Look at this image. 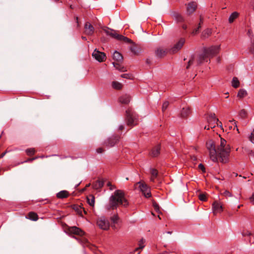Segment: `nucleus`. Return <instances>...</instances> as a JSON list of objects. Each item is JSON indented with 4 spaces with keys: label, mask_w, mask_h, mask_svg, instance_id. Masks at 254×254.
Instances as JSON below:
<instances>
[{
    "label": "nucleus",
    "mask_w": 254,
    "mask_h": 254,
    "mask_svg": "<svg viewBox=\"0 0 254 254\" xmlns=\"http://www.w3.org/2000/svg\"><path fill=\"white\" fill-rule=\"evenodd\" d=\"M183 29H187V25H184L183 26Z\"/></svg>",
    "instance_id": "obj_62"
},
{
    "label": "nucleus",
    "mask_w": 254,
    "mask_h": 254,
    "mask_svg": "<svg viewBox=\"0 0 254 254\" xmlns=\"http://www.w3.org/2000/svg\"><path fill=\"white\" fill-rule=\"evenodd\" d=\"M5 154H6V152L2 153L1 154V157H3L5 155Z\"/></svg>",
    "instance_id": "obj_60"
},
{
    "label": "nucleus",
    "mask_w": 254,
    "mask_h": 254,
    "mask_svg": "<svg viewBox=\"0 0 254 254\" xmlns=\"http://www.w3.org/2000/svg\"><path fill=\"white\" fill-rule=\"evenodd\" d=\"M104 185V183L102 181L97 180L92 184V187L94 189L98 190L101 188Z\"/></svg>",
    "instance_id": "obj_20"
},
{
    "label": "nucleus",
    "mask_w": 254,
    "mask_h": 254,
    "mask_svg": "<svg viewBox=\"0 0 254 254\" xmlns=\"http://www.w3.org/2000/svg\"><path fill=\"white\" fill-rule=\"evenodd\" d=\"M85 33L87 35H92L94 32V27L88 22L85 23L84 25Z\"/></svg>",
    "instance_id": "obj_15"
},
{
    "label": "nucleus",
    "mask_w": 254,
    "mask_h": 254,
    "mask_svg": "<svg viewBox=\"0 0 254 254\" xmlns=\"http://www.w3.org/2000/svg\"><path fill=\"white\" fill-rule=\"evenodd\" d=\"M202 23H203V19H202V17L200 16V22H199V26L198 27V28H197L196 29H194L192 31V33H191L192 35H196L198 33V29L200 27V25Z\"/></svg>",
    "instance_id": "obj_34"
},
{
    "label": "nucleus",
    "mask_w": 254,
    "mask_h": 254,
    "mask_svg": "<svg viewBox=\"0 0 254 254\" xmlns=\"http://www.w3.org/2000/svg\"><path fill=\"white\" fill-rule=\"evenodd\" d=\"M76 23H77V26H78L79 24H78V17H76Z\"/></svg>",
    "instance_id": "obj_61"
},
{
    "label": "nucleus",
    "mask_w": 254,
    "mask_h": 254,
    "mask_svg": "<svg viewBox=\"0 0 254 254\" xmlns=\"http://www.w3.org/2000/svg\"><path fill=\"white\" fill-rule=\"evenodd\" d=\"M119 140V137L117 135H113L109 137L105 141L104 144L107 147L114 146Z\"/></svg>",
    "instance_id": "obj_10"
},
{
    "label": "nucleus",
    "mask_w": 254,
    "mask_h": 254,
    "mask_svg": "<svg viewBox=\"0 0 254 254\" xmlns=\"http://www.w3.org/2000/svg\"><path fill=\"white\" fill-rule=\"evenodd\" d=\"M123 41L125 42V43H131L132 42L131 40H130V39L128 38L127 37H125V38H124V39H123Z\"/></svg>",
    "instance_id": "obj_48"
},
{
    "label": "nucleus",
    "mask_w": 254,
    "mask_h": 254,
    "mask_svg": "<svg viewBox=\"0 0 254 254\" xmlns=\"http://www.w3.org/2000/svg\"><path fill=\"white\" fill-rule=\"evenodd\" d=\"M114 66L120 71H125L126 70V68L118 63H113Z\"/></svg>",
    "instance_id": "obj_31"
},
{
    "label": "nucleus",
    "mask_w": 254,
    "mask_h": 254,
    "mask_svg": "<svg viewBox=\"0 0 254 254\" xmlns=\"http://www.w3.org/2000/svg\"><path fill=\"white\" fill-rule=\"evenodd\" d=\"M230 122H234V124L235 125V127H237V125H236V122L235 120H232V121H230Z\"/></svg>",
    "instance_id": "obj_57"
},
{
    "label": "nucleus",
    "mask_w": 254,
    "mask_h": 254,
    "mask_svg": "<svg viewBox=\"0 0 254 254\" xmlns=\"http://www.w3.org/2000/svg\"><path fill=\"white\" fill-rule=\"evenodd\" d=\"M27 218L33 221H36L38 219V215L33 212H30L28 213Z\"/></svg>",
    "instance_id": "obj_24"
},
{
    "label": "nucleus",
    "mask_w": 254,
    "mask_h": 254,
    "mask_svg": "<svg viewBox=\"0 0 254 254\" xmlns=\"http://www.w3.org/2000/svg\"><path fill=\"white\" fill-rule=\"evenodd\" d=\"M249 139L252 143H254V129L249 136Z\"/></svg>",
    "instance_id": "obj_43"
},
{
    "label": "nucleus",
    "mask_w": 254,
    "mask_h": 254,
    "mask_svg": "<svg viewBox=\"0 0 254 254\" xmlns=\"http://www.w3.org/2000/svg\"><path fill=\"white\" fill-rule=\"evenodd\" d=\"M220 49V45L212 46L208 48H204L203 53L198 56L197 65L204 62H208V59L212 58L218 54Z\"/></svg>",
    "instance_id": "obj_2"
},
{
    "label": "nucleus",
    "mask_w": 254,
    "mask_h": 254,
    "mask_svg": "<svg viewBox=\"0 0 254 254\" xmlns=\"http://www.w3.org/2000/svg\"><path fill=\"white\" fill-rule=\"evenodd\" d=\"M82 39L83 40H86L87 39H86V37H84V36H82Z\"/></svg>",
    "instance_id": "obj_63"
},
{
    "label": "nucleus",
    "mask_w": 254,
    "mask_h": 254,
    "mask_svg": "<svg viewBox=\"0 0 254 254\" xmlns=\"http://www.w3.org/2000/svg\"><path fill=\"white\" fill-rule=\"evenodd\" d=\"M126 114L127 126L132 127L137 124V116L131 109H127Z\"/></svg>",
    "instance_id": "obj_5"
},
{
    "label": "nucleus",
    "mask_w": 254,
    "mask_h": 254,
    "mask_svg": "<svg viewBox=\"0 0 254 254\" xmlns=\"http://www.w3.org/2000/svg\"><path fill=\"white\" fill-rule=\"evenodd\" d=\"M198 168L203 172L205 171V167L202 164L198 165Z\"/></svg>",
    "instance_id": "obj_49"
},
{
    "label": "nucleus",
    "mask_w": 254,
    "mask_h": 254,
    "mask_svg": "<svg viewBox=\"0 0 254 254\" xmlns=\"http://www.w3.org/2000/svg\"><path fill=\"white\" fill-rule=\"evenodd\" d=\"M128 202L125 196V193L123 191L118 190L115 191L114 193L109 198V205L106 206L107 209H114L119 205L124 207H127Z\"/></svg>",
    "instance_id": "obj_1"
},
{
    "label": "nucleus",
    "mask_w": 254,
    "mask_h": 254,
    "mask_svg": "<svg viewBox=\"0 0 254 254\" xmlns=\"http://www.w3.org/2000/svg\"><path fill=\"white\" fill-rule=\"evenodd\" d=\"M250 52L254 56V43H251L249 47Z\"/></svg>",
    "instance_id": "obj_39"
},
{
    "label": "nucleus",
    "mask_w": 254,
    "mask_h": 254,
    "mask_svg": "<svg viewBox=\"0 0 254 254\" xmlns=\"http://www.w3.org/2000/svg\"><path fill=\"white\" fill-rule=\"evenodd\" d=\"M218 125H217L218 126H220V127L222 126L221 122H220L218 121Z\"/></svg>",
    "instance_id": "obj_59"
},
{
    "label": "nucleus",
    "mask_w": 254,
    "mask_h": 254,
    "mask_svg": "<svg viewBox=\"0 0 254 254\" xmlns=\"http://www.w3.org/2000/svg\"><path fill=\"white\" fill-rule=\"evenodd\" d=\"M92 56L99 62L104 61L106 58V55L104 53L101 52L96 49L93 52Z\"/></svg>",
    "instance_id": "obj_11"
},
{
    "label": "nucleus",
    "mask_w": 254,
    "mask_h": 254,
    "mask_svg": "<svg viewBox=\"0 0 254 254\" xmlns=\"http://www.w3.org/2000/svg\"><path fill=\"white\" fill-rule=\"evenodd\" d=\"M239 16V13L236 12H233L229 17V23H232Z\"/></svg>",
    "instance_id": "obj_27"
},
{
    "label": "nucleus",
    "mask_w": 254,
    "mask_h": 254,
    "mask_svg": "<svg viewBox=\"0 0 254 254\" xmlns=\"http://www.w3.org/2000/svg\"><path fill=\"white\" fill-rule=\"evenodd\" d=\"M225 139L221 138L220 144L217 147V152L219 155V160L222 163H227L229 160L230 147L227 145Z\"/></svg>",
    "instance_id": "obj_3"
},
{
    "label": "nucleus",
    "mask_w": 254,
    "mask_h": 254,
    "mask_svg": "<svg viewBox=\"0 0 254 254\" xmlns=\"http://www.w3.org/2000/svg\"><path fill=\"white\" fill-rule=\"evenodd\" d=\"M160 145H157L153 147L150 152V155L153 157H155L159 155L160 154Z\"/></svg>",
    "instance_id": "obj_17"
},
{
    "label": "nucleus",
    "mask_w": 254,
    "mask_h": 254,
    "mask_svg": "<svg viewBox=\"0 0 254 254\" xmlns=\"http://www.w3.org/2000/svg\"><path fill=\"white\" fill-rule=\"evenodd\" d=\"M139 185L140 190L142 192L145 197H149L151 196V191L149 187L145 183L139 182L136 183Z\"/></svg>",
    "instance_id": "obj_8"
},
{
    "label": "nucleus",
    "mask_w": 254,
    "mask_h": 254,
    "mask_svg": "<svg viewBox=\"0 0 254 254\" xmlns=\"http://www.w3.org/2000/svg\"><path fill=\"white\" fill-rule=\"evenodd\" d=\"M190 114V110L189 107H184L181 111V116L183 118L187 117Z\"/></svg>",
    "instance_id": "obj_21"
},
{
    "label": "nucleus",
    "mask_w": 254,
    "mask_h": 254,
    "mask_svg": "<svg viewBox=\"0 0 254 254\" xmlns=\"http://www.w3.org/2000/svg\"><path fill=\"white\" fill-rule=\"evenodd\" d=\"M69 193L66 190H62L57 194V197L59 198H64L68 197Z\"/></svg>",
    "instance_id": "obj_22"
},
{
    "label": "nucleus",
    "mask_w": 254,
    "mask_h": 254,
    "mask_svg": "<svg viewBox=\"0 0 254 254\" xmlns=\"http://www.w3.org/2000/svg\"><path fill=\"white\" fill-rule=\"evenodd\" d=\"M153 206H154V208H155V210H157L159 209V206H158V204H153Z\"/></svg>",
    "instance_id": "obj_54"
},
{
    "label": "nucleus",
    "mask_w": 254,
    "mask_h": 254,
    "mask_svg": "<svg viewBox=\"0 0 254 254\" xmlns=\"http://www.w3.org/2000/svg\"><path fill=\"white\" fill-rule=\"evenodd\" d=\"M107 186H108V187H109L110 188V187H111V186H112V184H111V183L110 182H108L107 183Z\"/></svg>",
    "instance_id": "obj_58"
},
{
    "label": "nucleus",
    "mask_w": 254,
    "mask_h": 254,
    "mask_svg": "<svg viewBox=\"0 0 254 254\" xmlns=\"http://www.w3.org/2000/svg\"><path fill=\"white\" fill-rule=\"evenodd\" d=\"M115 188H116V187L112 185V186H111L110 188V190H113L115 189Z\"/></svg>",
    "instance_id": "obj_56"
},
{
    "label": "nucleus",
    "mask_w": 254,
    "mask_h": 254,
    "mask_svg": "<svg viewBox=\"0 0 254 254\" xmlns=\"http://www.w3.org/2000/svg\"><path fill=\"white\" fill-rule=\"evenodd\" d=\"M113 59L117 61H121L123 58L122 55L118 52L115 51L113 55Z\"/></svg>",
    "instance_id": "obj_25"
},
{
    "label": "nucleus",
    "mask_w": 254,
    "mask_h": 254,
    "mask_svg": "<svg viewBox=\"0 0 254 254\" xmlns=\"http://www.w3.org/2000/svg\"><path fill=\"white\" fill-rule=\"evenodd\" d=\"M186 40L184 38H181L179 40L169 49L170 54H175L179 51L185 43Z\"/></svg>",
    "instance_id": "obj_6"
},
{
    "label": "nucleus",
    "mask_w": 254,
    "mask_h": 254,
    "mask_svg": "<svg viewBox=\"0 0 254 254\" xmlns=\"http://www.w3.org/2000/svg\"><path fill=\"white\" fill-rule=\"evenodd\" d=\"M223 194L224 196H225L226 197H231V196H232L231 193L230 192H229V191H228V190H225L223 193Z\"/></svg>",
    "instance_id": "obj_45"
},
{
    "label": "nucleus",
    "mask_w": 254,
    "mask_h": 254,
    "mask_svg": "<svg viewBox=\"0 0 254 254\" xmlns=\"http://www.w3.org/2000/svg\"><path fill=\"white\" fill-rule=\"evenodd\" d=\"M248 154L250 156L254 157V151H253V150H249L248 152Z\"/></svg>",
    "instance_id": "obj_53"
},
{
    "label": "nucleus",
    "mask_w": 254,
    "mask_h": 254,
    "mask_svg": "<svg viewBox=\"0 0 254 254\" xmlns=\"http://www.w3.org/2000/svg\"><path fill=\"white\" fill-rule=\"evenodd\" d=\"M103 31L107 35L110 36L112 38H115L117 33L114 30L110 29L108 27H105L103 29Z\"/></svg>",
    "instance_id": "obj_18"
},
{
    "label": "nucleus",
    "mask_w": 254,
    "mask_h": 254,
    "mask_svg": "<svg viewBox=\"0 0 254 254\" xmlns=\"http://www.w3.org/2000/svg\"><path fill=\"white\" fill-rule=\"evenodd\" d=\"M196 8V4L195 2H191L188 3L187 5V11L189 14L193 12Z\"/></svg>",
    "instance_id": "obj_16"
},
{
    "label": "nucleus",
    "mask_w": 254,
    "mask_h": 254,
    "mask_svg": "<svg viewBox=\"0 0 254 254\" xmlns=\"http://www.w3.org/2000/svg\"><path fill=\"white\" fill-rule=\"evenodd\" d=\"M111 220L113 223H117L119 220V217L118 215H115L111 218Z\"/></svg>",
    "instance_id": "obj_38"
},
{
    "label": "nucleus",
    "mask_w": 254,
    "mask_h": 254,
    "mask_svg": "<svg viewBox=\"0 0 254 254\" xmlns=\"http://www.w3.org/2000/svg\"><path fill=\"white\" fill-rule=\"evenodd\" d=\"M169 103L168 101H165L163 103V104L162 105V107L163 112H164L167 109V108L169 106Z\"/></svg>",
    "instance_id": "obj_42"
},
{
    "label": "nucleus",
    "mask_w": 254,
    "mask_h": 254,
    "mask_svg": "<svg viewBox=\"0 0 254 254\" xmlns=\"http://www.w3.org/2000/svg\"><path fill=\"white\" fill-rule=\"evenodd\" d=\"M211 33V30L209 29H207L202 32V36L204 38L208 37L210 35Z\"/></svg>",
    "instance_id": "obj_35"
},
{
    "label": "nucleus",
    "mask_w": 254,
    "mask_h": 254,
    "mask_svg": "<svg viewBox=\"0 0 254 254\" xmlns=\"http://www.w3.org/2000/svg\"><path fill=\"white\" fill-rule=\"evenodd\" d=\"M124 126H123V125H120V126H119V129H120V130H122V129H124Z\"/></svg>",
    "instance_id": "obj_55"
},
{
    "label": "nucleus",
    "mask_w": 254,
    "mask_h": 254,
    "mask_svg": "<svg viewBox=\"0 0 254 254\" xmlns=\"http://www.w3.org/2000/svg\"><path fill=\"white\" fill-rule=\"evenodd\" d=\"M206 147L209 152L210 159L214 162H216L219 160V155L217 148L216 149L214 142L210 140L206 142Z\"/></svg>",
    "instance_id": "obj_4"
},
{
    "label": "nucleus",
    "mask_w": 254,
    "mask_h": 254,
    "mask_svg": "<svg viewBox=\"0 0 254 254\" xmlns=\"http://www.w3.org/2000/svg\"><path fill=\"white\" fill-rule=\"evenodd\" d=\"M250 200L251 203L254 205V193H253L252 196L250 197Z\"/></svg>",
    "instance_id": "obj_50"
},
{
    "label": "nucleus",
    "mask_w": 254,
    "mask_h": 254,
    "mask_svg": "<svg viewBox=\"0 0 254 254\" xmlns=\"http://www.w3.org/2000/svg\"><path fill=\"white\" fill-rule=\"evenodd\" d=\"M168 53H169V49L164 47H159L155 51V55L158 58H162Z\"/></svg>",
    "instance_id": "obj_12"
},
{
    "label": "nucleus",
    "mask_w": 254,
    "mask_h": 254,
    "mask_svg": "<svg viewBox=\"0 0 254 254\" xmlns=\"http://www.w3.org/2000/svg\"><path fill=\"white\" fill-rule=\"evenodd\" d=\"M87 201L91 206H93L95 204L94 196L92 195H89L87 197Z\"/></svg>",
    "instance_id": "obj_28"
},
{
    "label": "nucleus",
    "mask_w": 254,
    "mask_h": 254,
    "mask_svg": "<svg viewBox=\"0 0 254 254\" xmlns=\"http://www.w3.org/2000/svg\"><path fill=\"white\" fill-rule=\"evenodd\" d=\"M247 92L245 89H241L238 91L237 96L240 98H243L247 95Z\"/></svg>",
    "instance_id": "obj_29"
},
{
    "label": "nucleus",
    "mask_w": 254,
    "mask_h": 254,
    "mask_svg": "<svg viewBox=\"0 0 254 254\" xmlns=\"http://www.w3.org/2000/svg\"><path fill=\"white\" fill-rule=\"evenodd\" d=\"M212 210L214 215L218 213H221L223 211L222 205L220 202L215 201L212 204Z\"/></svg>",
    "instance_id": "obj_14"
},
{
    "label": "nucleus",
    "mask_w": 254,
    "mask_h": 254,
    "mask_svg": "<svg viewBox=\"0 0 254 254\" xmlns=\"http://www.w3.org/2000/svg\"><path fill=\"white\" fill-rule=\"evenodd\" d=\"M68 232L70 234H72L80 236L84 235V232L79 228L76 226L70 227L68 229Z\"/></svg>",
    "instance_id": "obj_13"
},
{
    "label": "nucleus",
    "mask_w": 254,
    "mask_h": 254,
    "mask_svg": "<svg viewBox=\"0 0 254 254\" xmlns=\"http://www.w3.org/2000/svg\"><path fill=\"white\" fill-rule=\"evenodd\" d=\"M207 121L208 124V127L206 126L204 127V129H209V128H214L215 127V124L218 125V119L216 117L214 114H210L207 117Z\"/></svg>",
    "instance_id": "obj_7"
},
{
    "label": "nucleus",
    "mask_w": 254,
    "mask_h": 254,
    "mask_svg": "<svg viewBox=\"0 0 254 254\" xmlns=\"http://www.w3.org/2000/svg\"><path fill=\"white\" fill-rule=\"evenodd\" d=\"M27 154L29 156H31L34 154L35 150L34 148H28L26 150Z\"/></svg>",
    "instance_id": "obj_36"
},
{
    "label": "nucleus",
    "mask_w": 254,
    "mask_h": 254,
    "mask_svg": "<svg viewBox=\"0 0 254 254\" xmlns=\"http://www.w3.org/2000/svg\"><path fill=\"white\" fill-rule=\"evenodd\" d=\"M247 115V112L244 109H242L240 111L239 116L241 118L244 119Z\"/></svg>",
    "instance_id": "obj_37"
},
{
    "label": "nucleus",
    "mask_w": 254,
    "mask_h": 254,
    "mask_svg": "<svg viewBox=\"0 0 254 254\" xmlns=\"http://www.w3.org/2000/svg\"><path fill=\"white\" fill-rule=\"evenodd\" d=\"M97 224L100 229L105 230H108L110 226L109 221L104 216L97 219Z\"/></svg>",
    "instance_id": "obj_9"
},
{
    "label": "nucleus",
    "mask_w": 254,
    "mask_h": 254,
    "mask_svg": "<svg viewBox=\"0 0 254 254\" xmlns=\"http://www.w3.org/2000/svg\"><path fill=\"white\" fill-rule=\"evenodd\" d=\"M125 38V36L122 35H120V34H117V35H116V37L115 38V39L118 40H120V41H123V39H124Z\"/></svg>",
    "instance_id": "obj_46"
},
{
    "label": "nucleus",
    "mask_w": 254,
    "mask_h": 254,
    "mask_svg": "<svg viewBox=\"0 0 254 254\" xmlns=\"http://www.w3.org/2000/svg\"><path fill=\"white\" fill-rule=\"evenodd\" d=\"M194 61V56H192L191 58L189 60V61L188 62V65L187 66V68H188L190 66L192 65Z\"/></svg>",
    "instance_id": "obj_41"
},
{
    "label": "nucleus",
    "mask_w": 254,
    "mask_h": 254,
    "mask_svg": "<svg viewBox=\"0 0 254 254\" xmlns=\"http://www.w3.org/2000/svg\"><path fill=\"white\" fill-rule=\"evenodd\" d=\"M130 100V97L129 95L125 94L121 96L119 98V101L122 104H127Z\"/></svg>",
    "instance_id": "obj_19"
},
{
    "label": "nucleus",
    "mask_w": 254,
    "mask_h": 254,
    "mask_svg": "<svg viewBox=\"0 0 254 254\" xmlns=\"http://www.w3.org/2000/svg\"><path fill=\"white\" fill-rule=\"evenodd\" d=\"M121 77L124 78L130 79L131 75L127 73H124L121 75Z\"/></svg>",
    "instance_id": "obj_47"
},
{
    "label": "nucleus",
    "mask_w": 254,
    "mask_h": 254,
    "mask_svg": "<svg viewBox=\"0 0 254 254\" xmlns=\"http://www.w3.org/2000/svg\"><path fill=\"white\" fill-rule=\"evenodd\" d=\"M150 173L151 174V177L150 178V181L151 182H154L155 179L158 176V171L155 169H151Z\"/></svg>",
    "instance_id": "obj_26"
},
{
    "label": "nucleus",
    "mask_w": 254,
    "mask_h": 254,
    "mask_svg": "<svg viewBox=\"0 0 254 254\" xmlns=\"http://www.w3.org/2000/svg\"><path fill=\"white\" fill-rule=\"evenodd\" d=\"M240 85V82L238 80V79L236 77H234L233 78V79H232V86L234 87V88H238Z\"/></svg>",
    "instance_id": "obj_30"
},
{
    "label": "nucleus",
    "mask_w": 254,
    "mask_h": 254,
    "mask_svg": "<svg viewBox=\"0 0 254 254\" xmlns=\"http://www.w3.org/2000/svg\"><path fill=\"white\" fill-rule=\"evenodd\" d=\"M112 86L114 89H121L122 87V85L119 82L117 81H113L112 82Z\"/></svg>",
    "instance_id": "obj_33"
},
{
    "label": "nucleus",
    "mask_w": 254,
    "mask_h": 254,
    "mask_svg": "<svg viewBox=\"0 0 254 254\" xmlns=\"http://www.w3.org/2000/svg\"><path fill=\"white\" fill-rule=\"evenodd\" d=\"M166 233L167 234H171L172 233V231H167Z\"/></svg>",
    "instance_id": "obj_64"
},
{
    "label": "nucleus",
    "mask_w": 254,
    "mask_h": 254,
    "mask_svg": "<svg viewBox=\"0 0 254 254\" xmlns=\"http://www.w3.org/2000/svg\"><path fill=\"white\" fill-rule=\"evenodd\" d=\"M37 157H34V158H29L27 160L25 161L24 162H31L34 160H35L36 159H37Z\"/></svg>",
    "instance_id": "obj_52"
},
{
    "label": "nucleus",
    "mask_w": 254,
    "mask_h": 254,
    "mask_svg": "<svg viewBox=\"0 0 254 254\" xmlns=\"http://www.w3.org/2000/svg\"><path fill=\"white\" fill-rule=\"evenodd\" d=\"M104 151V150L102 147H99L96 149V152L98 153H102Z\"/></svg>",
    "instance_id": "obj_51"
},
{
    "label": "nucleus",
    "mask_w": 254,
    "mask_h": 254,
    "mask_svg": "<svg viewBox=\"0 0 254 254\" xmlns=\"http://www.w3.org/2000/svg\"><path fill=\"white\" fill-rule=\"evenodd\" d=\"M176 18L178 22H181L184 20L183 16L180 14H177L176 16Z\"/></svg>",
    "instance_id": "obj_44"
},
{
    "label": "nucleus",
    "mask_w": 254,
    "mask_h": 254,
    "mask_svg": "<svg viewBox=\"0 0 254 254\" xmlns=\"http://www.w3.org/2000/svg\"><path fill=\"white\" fill-rule=\"evenodd\" d=\"M199 199L203 201H206L207 197L206 195L204 193H201L199 195Z\"/></svg>",
    "instance_id": "obj_40"
},
{
    "label": "nucleus",
    "mask_w": 254,
    "mask_h": 254,
    "mask_svg": "<svg viewBox=\"0 0 254 254\" xmlns=\"http://www.w3.org/2000/svg\"><path fill=\"white\" fill-rule=\"evenodd\" d=\"M243 235L244 236H250V239L249 242L250 243H254V236L252 235V234L251 233V232L248 231L245 233H243Z\"/></svg>",
    "instance_id": "obj_32"
},
{
    "label": "nucleus",
    "mask_w": 254,
    "mask_h": 254,
    "mask_svg": "<svg viewBox=\"0 0 254 254\" xmlns=\"http://www.w3.org/2000/svg\"><path fill=\"white\" fill-rule=\"evenodd\" d=\"M145 240L142 238L141 239H140L139 241H138V247H137L135 249V251H137L139 250H142L143 249L144 247H145Z\"/></svg>",
    "instance_id": "obj_23"
}]
</instances>
